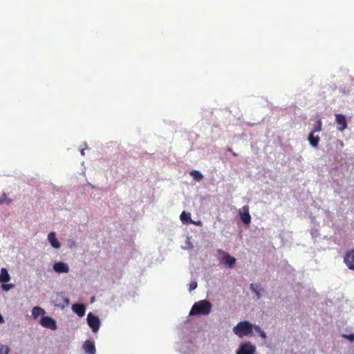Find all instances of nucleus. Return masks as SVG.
Returning a JSON list of instances; mask_svg holds the SVG:
<instances>
[{
    "instance_id": "nucleus-28",
    "label": "nucleus",
    "mask_w": 354,
    "mask_h": 354,
    "mask_svg": "<svg viewBox=\"0 0 354 354\" xmlns=\"http://www.w3.org/2000/svg\"><path fill=\"white\" fill-rule=\"evenodd\" d=\"M259 336L261 337H262L263 339H266L267 336H266V333L263 331V330H261L259 333Z\"/></svg>"
},
{
    "instance_id": "nucleus-11",
    "label": "nucleus",
    "mask_w": 354,
    "mask_h": 354,
    "mask_svg": "<svg viewBox=\"0 0 354 354\" xmlns=\"http://www.w3.org/2000/svg\"><path fill=\"white\" fill-rule=\"evenodd\" d=\"M53 269L58 273H67L69 271L68 266L64 262L55 263L53 265Z\"/></svg>"
},
{
    "instance_id": "nucleus-21",
    "label": "nucleus",
    "mask_w": 354,
    "mask_h": 354,
    "mask_svg": "<svg viewBox=\"0 0 354 354\" xmlns=\"http://www.w3.org/2000/svg\"><path fill=\"white\" fill-rule=\"evenodd\" d=\"M322 130V121L320 120H319L317 121V126L315 127L314 130L312 131L313 133L315 132H319Z\"/></svg>"
},
{
    "instance_id": "nucleus-7",
    "label": "nucleus",
    "mask_w": 354,
    "mask_h": 354,
    "mask_svg": "<svg viewBox=\"0 0 354 354\" xmlns=\"http://www.w3.org/2000/svg\"><path fill=\"white\" fill-rule=\"evenodd\" d=\"M40 324L46 328H50L51 330L57 329L56 322L53 318L48 316L41 317Z\"/></svg>"
},
{
    "instance_id": "nucleus-4",
    "label": "nucleus",
    "mask_w": 354,
    "mask_h": 354,
    "mask_svg": "<svg viewBox=\"0 0 354 354\" xmlns=\"http://www.w3.org/2000/svg\"><path fill=\"white\" fill-rule=\"evenodd\" d=\"M256 347L250 342L243 343L240 345L236 354H254Z\"/></svg>"
},
{
    "instance_id": "nucleus-30",
    "label": "nucleus",
    "mask_w": 354,
    "mask_h": 354,
    "mask_svg": "<svg viewBox=\"0 0 354 354\" xmlns=\"http://www.w3.org/2000/svg\"><path fill=\"white\" fill-rule=\"evenodd\" d=\"M227 151H230V152L232 153V155H233L234 156H237V153H236L234 151H233V150H232V148H228V149H227Z\"/></svg>"
},
{
    "instance_id": "nucleus-3",
    "label": "nucleus",
    "mask_w": 354,
    "mask_h": 354,
    "mask_svg": "<svg viewBox=\"0 0 354 354\" xmlns=\"http://www.w3.org/2000/svg\"><path fill=\"white\" fill-rule=\"evenodd\" d=\"M87 322L93 332L95 333L99 330L100 322V319L94 315L92 313H89L87 315Z\"/></svg>"
},
{
    "instance_id": "nucleus-23",
    "label": "nucleus",
    "mask_w": 354,
    "mask_h": 354,
    "mask_svg": "<svg viewBox=\"0 0 354 354\" xmlns=\"http://www.w3.org/2000/svg\"><path fill=\"white\" fill-rule=\"evenodd\" d=\"M13 287H14L13 284H3L1 286L2 289L3 290H5V291H8L9 290L12 288Z\"/></svg>"
},
{
    "instance_id": "nucleus-14",
    "label": "nucleus",
    "mask_w": 354,
    "mask_h": 354,
    "mask_svg": "<svg viewBox=\"0 0 354 354\" xmlns=\"http://www.w3.org/2000/svg\"><path fill=\"white\" fill-rule=\"evenodd\" d=\"M48 240L54 248L58 249L60 248V243L56 239L55 232H50L48 234Z\"/></svg>"
},
{
    "instance_id": "nucleus-20",
    "label": "nucleus",
    "mask_w": 354,
    "mask_h": 354,
    "mask_svg": "<svg viewBox=\"0 0 354 354\" xmlns=\"http://www.w3.org/2000/svg\"><path fill=\"white\" fill-rule=\"evenodd\" d=\"M250 289L254 292L256 293V295L258 296V297H259L260 296V293L258 291V288H259V285L256 284V283H251L250 286Z\"/></svg>"
},
{
    "instance_id": "nucleus-31",
    "label": "nucleus",
    "mask_w": 354,
    "mask_h": 354,
    "mask_svg": "<svg viewBox=\"0 0 354 354\" xmlns=\"http://www.w3.org/2000/svg\"><path fill=\"white\" fill-rule=\"evenodd\" d=\"M4 323V319L3 316L0 314V324Z\"/></svg>"
},
{
    "instance_id": "nucleus-25",
    "label": "nucleus",
    "mask_w": 354,
    "mask_h": 354,
    "mask_svg": "<svg viewBox=\"0 0 354 354\" xmlns=\"http://www.w3.org/2000/svg\"><path fill=\"white\" fill-rule=\"evenodd\" d=\"M197 288V283L196 281H192L189 285V290L192 291Z\"/></svg>"
},
{
    "instance_id": "nucleus-9",
    "label": "nucleus",
    "mask_w": 354,
    "mask_h": 354,
    "mask_svg": "<svg viewBox=\"0 0 354 354\" xmlns=\"http://www.w3.org/2000/svg\"><path fill=\"white\" fill-rule=\"evenodd\" d=\"M335 121L338 124L337 129L340 131H343L347 128V122L346 117L339 113L335 114Z\"/></svg>"
},
{
    "instance_id": "nucleus-27",
    "label": "nucleus",
    "mask_w": 354,
    "mask_h": 354,
    "mask_svg": "<svg viewBox=\"0 0 354 354\" xmlns=\"http://www.w3.org/2000/svg\"><path fill=\"white\" fill-rule=\"evenodd\" d=\"M253 329L258 333H259L262 330L259 326L253 325Z\"/></svg>"
},
{
    "instance_id": "nucleus-29",
    "label": "nucleus",
    "mask_w": 354,
    "mask_h": 354,
    "mask_svg": "<svg viewBox=\"0 0 354 354\" xmlns=\"http://www.w3.org/2000/svg\"><path fill=\"white\" fill-rule=\"evenodd\" d=\"M84 146H85V147H84V148H82V149H81V154H82V156H84V155H85L84 150H85V149L87 147V145H86V143H84Z\"/></svg>"
},
{
    "instance_id": "nucleus-8",
    "label": "nucleus",
    "mask_w": 354,
    "mask_h": 354,
    "mask_svg": "<svg viewBox=\"0 0 354 354\" xmlns=\"http://www.w3.org/2000/svg\"><path fill=\"white\" fill-rule=\"evenodd\" d=\"M69 299L66 297L62 293L57 294L55 299V306L61 308H64L68 306Z\"/></svg>"
},
{
    "instance_id": "nucleus-19",
    "label": "nucleus",
    "mask_w": 354,
    "mask_h": 354,
    "mask_svg": "<svg viewBox=\"0 0 354 354\" xmlns=\"http://www.w3.org/2000/svg\"><path fill=\"white\" fill-rule=\"evenodd\" d=\"M10 348L8 346L0 344V354H8Z\"/></svg>"
},
{
    "instance_id": "nucleus-13",
    "label": "nucleus",
    "mask_w": 354,
    "mask_h": 354,
    "mask_svg": "<svg viewBox=\"0 0 354 354\" xmlns=\"http://www.w3.org/2000/svg\"><path fill=\"white\" fill-rule=\"evenodd\" d=\"M72 310L80 317H82L85 315L86 307L83 304H75L73 305Z\"/></svg>"
},
{
    "instance_id": "nucleus-16",
    "label": "nucleus",
    "mask_w": 354,
    "mask_h": 354,
    "mask_svg": "<svg viewBox=\"0 0 354 354\" xmlns=\"http://www.w3.org/2000/svg\"><path fill=\"white\" fill-rule=\"evenodd\" d=\"M308 141L310 145L313 147H317L318 146L319 142V136H315L314 133L311 132L308 136Z\"/></svg>"
},
{
    "instance_id": "nucleus-2",
    "label": "nucleus",
    "mask_w": 354,
    "mask_h": 354,
    "mask_svg": "<svg viewBox=\"0 0 354 354\" xmlns=\"http://www.w3.org/2000/svg\"><path fill=\"white\" fill-rule=\"evenodd\" d=\"M253 324L248 321L240 322L233 328V332L238 337L252 336Z\"/></svg>"
},
{
    "instance_id": "nucleus-6",
    "label": "nucleus",
    "mask_w": 354,
    "mask_h": 354,
    "mask_svg": "<svg viewBox=\"0 0 354 354\" xmlns=\"http://www.w3.org/2000/svg\"><path fill=\"white\" fill-rule=\"evenodd\" d=\"M240 218L245 225H249L251 222V216L249 213V207L245 205L239 209Z\"/></svg>"
},
{
    "instance_id": "nucleus-17",
    "label": "nucleus",
    "mask_w": 354,
    "mask_h": 354,
    "mask_svg": "<svg viewBox=\"0 0 354 354\" xmlns=\"http://www.w3.org/2000/svg\"><path fill=\"white\" fill-rule=\"evenodd\" d=\"M44 310L39 306H35L32 310V316L34 319H37L39 315H44Z\"/></svg>"
},
{
    "instance_id": "nucleus-15",
    "label": "nucleus",
    "mask_w": 354,
    "mask_h": 354,
    "mask_svg": "<svg viewBox=\"0 0 354 354\" xmlns=\"http://www.w3.org/2000/svg\"><path fill=\"white\" fill-rule=\"evenodd\" d=\"M10 280V274L6 268H2L0 273V283H7Z\"/></svg>"
},
{
    "instance_id": "nucleus-5",
    "label": "nucleus",
    "mask_w": 354,
    "mask_h": 354,
    "mask_svg": "<svg viewBox=\"0 0 354 354\" xmlns=\"http://www.w3.org/2000/svg\"><path fill=\"white\" fill-rule=\"evenodd\" d=\"M218 252L223 254L222 262L230 268H232L236 263V259L232 257L228 253L223 252L221 250Z\"/></svg>"
},
{
    "instance_id": "nucleus-24",
    "label": "nucleus",
    "mask_w": 354,
    "mask_h": 354,
    "mask_svg": "<svg viewBox=\"0 0 354 354\" xmlns=\"http://www.w3.org/2000/svg\"><path fill=\"white\" fill-rule=\"evenodd\" d=\"M190 176L192 177H203L202 174L198 171H192L190 172Z\"/></svg>"
},
{
    "instance_id": "nucleus-10",
    "label": "nucleus",
    "mask_w": 354,
    "mask_h": 354,
    "mask_svg": "<svg viewBox=\"0 0 354 354\" xmlns=\"http://www.w3.org/2000/svg\"><path fill=\"white\" fill-rule=\"evenodd\" d=\"M344 261L350 270H354V250L346 252L344 258Z\"/></svg>"
},
{
    "instance_id": "nucleus-26",
    "label": "nucleus",
    "mask_w": 354,
    "mask_h": 354,
    "mask_svg": "<svg viewBox=\"0 0 354 354\" xmlns=\"http://www.w3.org/2000/svg\"><path fill=\"white\" fill-rule=\"evenodd\" d=\"M6 199V195L3 194L2 196H0V205L3 204Z\"/></svg>"
},
{
    "instance_id": "nucleus-18",
    "label": "nucleus",
    "mask_w": 354,
    "mask_h": 354,
    "mask_svg": "<svg viewBox=\"0 0 354 354\" xmlns=\"http://www.w3.org/2000/svg\"><path fill=\"white\" fill-rule=\"evenodd\" d=\"M180 220L183 223H192L190 213L183 211L180 216Z\"/></svg>"
},
{
    "instance_id": "nucleus-22",
    "label": "nucleus",
    "mask_w": 354,
    "mask_h": 354,
    "mask_svg": "<svg viewBox=\"0 0 354 354\" xmlns=\"http://www.w3.org/2000/svg\"><path fill=\"white\" fill-rule=\"evenodd\" d=\"M342 336L343 338L347 339L350 342L354 341V334L353 333L349 334V335L343 334Z\"/></svg>"
},
{
    "instance_id": "nucleus-12",
    "label": "nucleus",
    "mask_w": 354,
    "mask_h": 354,
    "mask_svg": "<svg viewBox=\"0 0 354 354\" xmlns=\"http://www.w3.org/2000/svg\"><path fill=\"white\" fill-rule=\"evenodd\" d=\"M83 348L86 354H95V346L91 340H86L83 344Z\"/></svg>"
},
{
    "instance_id": "nucleus-1",
    "label": "nucleus",
    "mask_w": 354,
    "mask_h": 354,
    "mask_svg": "<svg viewBox=\"0 0 354 354\" xmlns=\"http://www.w3.org/2000/svg\"><path fill=\"white\" fill-rule=\"evenodd\" d=\"M212 310V304L211 303L206 300H201L198 302H196L190 312V315H207L210 313Z\"/></svg>"
}]
</instances>
